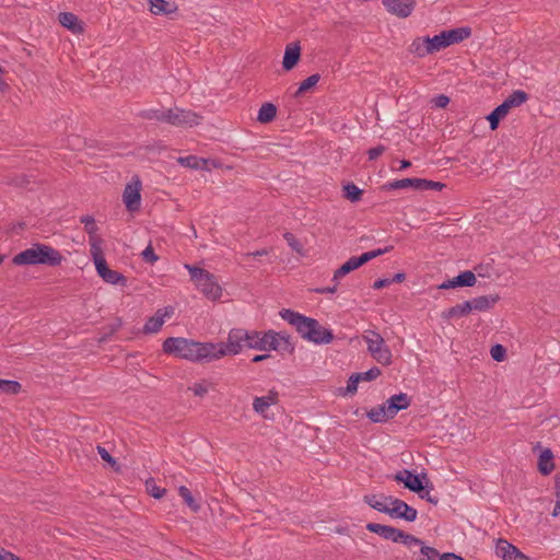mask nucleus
Wrapping results in <instances>:
<instances>
[{
	"label": "nucleus",
	"instance_id": "nucleus-1",
	"mask_svg": "<svg viewBox=\"0 0 560 560\" xmlns=\"http://www.w3.org/2000/svg\"><path fill=\"white\" fill-rule=\"evenodd\" d=\"M163 351L191 362L209 363L225 357L223 342H198L180 337H170L163 342Z\"/></svg>",
	"mask_w": 560,
	"mask_h": 560
},
{
	"label": "nucleus",
	"instance_id": "nucleus-2",
	"mask_svg": "<svg viewBox=\"0 0 560 560\" xmlns=\"http://www.w3.org/2000/svg\"><path fill=\"white\" fill-rule=\"evenodd\" d=\"M255 349L259 351L277 350L276 339L271 332H260L257 330H247L243 328H233L228 335V341L223 342L225 355H236L243 348Z\"/></svg>",
	"mask_w": 560,
	"mask_h": 560
},
{
	"label": "nucleus",
	"instance_id": "nucleus-3",
	"mask_svg": "<svg viewBox=\"0 0 560 560\" xmlns=\"http://www.w3.org/2000/svg\"><path fill=\"white\" fill-rule=\"evenodd\" d=\"M280 317L292 325L300 336L316 345H327L334 340V334L330 329L323 327L315 318L307 317L290 308H282L279 312Z\"/></svg>",
	"mask_w": 560,
	"mask_h": 560
},
{
	"label": "nucleus",
	"instance_id": "nucleus-4",
	"mask_svg": "<svg viewBox=\"0 0 560 560\" xmlns=\"http://www.w3.org/2000/svg\"><path fill=\"white\" fill-rule=\"evenodd\" d=\"M63 260L65 257L56 248L46 244L35 243L32 247L16 254L12 262L15 266L45 265L57 267L60 266Z\"/></svg>",
	"mask_w": 560,
	"mask_h": 560
},
{
	"label": "nucleus",
	"instance_id": "nucleus-5",
	"mask_svg": "<svg viewBox=\"0 0 560 560\" xmlns=\"http://www.w3.org/2000/svg\"><path fill=\"white\" fill-rule=\"evenodd\" d=\"M185 268L188 269L190 279L207 299L215 301L221 298L222 288L217 282L214 275L203 268L190 265H185Z\"/></svg>",
	"mask_w": 560,
	"mask_h": 560
},
{
	"label": "nucleus",
	"instance_id": "nucleus-6",
	"mask_svg": "<svg viewBox=\"0 0 560 560\" xmlns=\"http://www.w3.org/2000/svg\"><path fill=\"white\" fill-rule=\"evenodd\" d=\"M90 254L93 258L97 275L106 283L119 284L122 287L127 284V278L122 273L116 270H112L108 267L106 259L104 257L103 248L100 247V242L97 240L93 242L92 248H90Z\"/></svg>",
	"mask_w": 560,
	"mask_h": 560
},
{
	"label": "nucleus",
	"instance_id": "nucleus-7",
	"mask_svg": "<svg viewBox=\"0 0 560 560\" xmlns=\"http://www.w3.org/2000/svg\"><path fill=\"white\" fill-rule=\"evenodd\" d=\"M366 529L371 533L377 534L386 540H390L393 542H401L405 546L411 548L412 545H421L422 540L415 535L406 533L399 528L393 527L390 525H383L378 523H368Z\"/></svg>",
	"mask_w": 560,
	"mask_h": 560
},
{
	"label": "nucleus",
	"instance_id": "nucleus-8",
	"mask_svg": "<svg viewBox=\"0 0 560 560\" xmlns=\"http://www.w3.org/2000/svg\"><path fill=\"white\" fill-rule=\"evenodd\" d=\"M528 100V94L522 90L513 91L502 104L497 106L488 116L487 119L491 130H495L500 121L509 114L511 108L521 106Z\"/></svg>",
	"mask_w": 560,
	"mask_h": 560
},
{
	"label": "nucleus",
	"instance_id": "nucleus-9",
	"mask_svg": "<svg viewBox=\"0 0 560 560\" xmlns=\"http://www.w3.org/2000/svg\"><path fill=\"white\" fill-rule=\"evenodd\" d=\"M363 340L366 342L368 351L374 360L382 365H389L392 363V351L377 331L366 330L363 335Z\"/></svg>",
	"mask_w": 560,
	"mask_h": 560
},
{
	"label": "nucleus",
	"instance_id": "nucleus-10",
	"mask_svg": "<svg viewBox=\"0 0 560 560\" xmlns=\"http://www.w3.org/2000/svg\"><path fill=\"white\" fill-rule=\"evenodd\" d=\"M381 498L390 504L387 515H389L392 518H400L406 522H415L417 520V510L408 505L405 501L392 495L384 494H381Z\"/></svg>",
	"mask_w": 560,
	"mask_h": 560
},
{
	"label": "nucleus",
	"instance_id": "nucleus-11",
	"mask_svg": "<svg viewBox=\"0 0 560 560\" xmlns=\"http://www.w3.org/2000/svg\"><path fill=\"white\" fill-rule=\"evenodd\" d=\"M166 122L176 127H192L200 124L201 116L189 109H167Z\"/></svg>",
	"mask_w": 560,
	"mask_h": 560
},
{
	"label": "nucleus",
	"instance_id": "nucleus-12",
	"mask_svg": "<svg viewBox=\"0 0 560 560\" xmlns=\"http://www.w3.org/2000/svg\"><path fill=\"white\" fill-rule=\"evenodd\" d=\"M141 180L138 176H135L130 183L125 187L122 199L126 208L133 212L139 210L141 203Z\"/></svg>",
	"mask_w": 560,
	"mask_h": 560
},
{
	"label": "nucleus",
	"instance_id": "nucleus-13",
	"mask_svg": "<svg viewBox=\"0 0 560 560\" xmlns=\"http://www.w3.org/2000/svg\"><path fill=\"white\" fill-rule=\"evenodd\" d=\"M416 0H383V5L386 10L400 18H408L416 8Z\"/></svg>",
	"mask_w": 560,
	"mask_h": 560
},
{
	"label": "nucleus",
	"instance_id": "nucleus-14",
	"mask_svg": "<svg viewBox=\"0 0 560 560\" xmlns=\"http://www.w3.org/2000/svg\"><path fill=\"white\" fill-rule=\"evenodd\" d=\"M394 480L397 482H402L408 490L418 494H421V492L424 490V486L422 485L419 476L408 469L398 471L394 476Z\"/></svg>",
	"mask_w": 560,
	"mask_h": 560
},
{
	"label": "nucleus",
	"instance_id": "nucleus-15",
	"mask_svg": "<svg viewBox=\"0 0 560 560\" xmlns=\"http://www.w3.org/2000/svg\"><path fill=\"white\" fill-rule=\"evenodd\" d=\"M174 314V308L172 306H166L163 308H159L154 316L150 317L144 326H143V332L144 334H155L160 331L164 324L165 317H171Z\"/></svg>",
	"mask_w": 560,
	"mask_h": 560
},
{
	"label": "nucleus",
	"instance_id": "nucleus-16",
	"mask_svg": "<svg viewBox=\"0 0 560 560\" xmlns=\"http://www.w3.org/2000/svg\"><path fill=\"white\" fill-rule=\"evenodd\" d=\"M476 283V276L472 271L466 270L460 272L453 279H448L439 285L441 290H448L458 287H474Z\"/></svg>",
	"mask_w": 560,
	"mask_h": 560
},
{
	"label": "nucleus",
	"instance_id": "nucleus-17",
	"mask_svg": "<svg viewBox=\"0 0 560 560\" xmlns=\"http://www.w3.org/2000/svg\"><path fill=\"white\" fill-rule=\"evenodd\" d=\"M301 59V47L299 42L287 45L282 60V68L285 71L292 70Z\"/></svg>",
	"mask_w": 560,
	"mask_h": 560
},
{
	"label": "nucleus",
	"instance_id": "nucleus-18",
	"mask_svg": "<svg viewBox=\"0 0 560 560\" xmlns=\"http://www.w3.org/2000/svg\"><path fill=\"white\" fill-rule=\"evenodd\" d=\"M497 553L500 555L503 560H522L524 555L517 547L505 539L498 540Z\"/></svg>",
	"mask_w": 560,
	"mask_h": 560
},
{
	"label": "nucleus",
	"instance_id": "nucleus-19",
	"mask_svg": "<svg viewBox=\"0 0 560 560\" xmlns=\"http://www.w3.org/2000/svg\"><path fill=\"white\" fill-rule=\"evenodd\" d=\"M148 3L150 12L154 15H170L178 10L177 4L173 1L148 0Z\"/></svg>",
	"mask_w": 560,
	"mask_h": 560
},
{
	"label": "nucleus",
	"instance_id": "nucleus-20",
	"mask_svg": "<svg viewBox=\"0 0 560 560\" xmlns=\"http://www.w3.org/2000/svg\"><path fill=\"white\" fill-rule=\"evenodd\" d=\"M500 300L498 294L482 295L468 301L471 311L486 312L491 310Z\"/></svg>",
	"mask_w": 560,
	"mask_h": 560
},
{
	"label": "nucleus",
	"instance_id": "nucleus-21",
	"mask_svg": "<svg viewBox=\"0 0 560 560\" xmlns=\"http://www.w3.org/2000/svg\"><path fill=\"white\" fill-rule=\"evenodd\" d=\"M278 402V393L273 389L269 392L267 396L255 397L253 408L255 412L264 415L265 411L271 406Z\"/></svg>",
	"mask_w": 560,
	"mask_h": 560
},
{
	"label": "nucleus",
	"instance_id": "nucleus-22",
	"mask_svg": "<svg viewBox=\"0 0 560 560\" xmlns=\"http://www.w3.org/2000/svg\"><path fill=\"white\" fill-rule=\"evenodd\" d=\"M446 46L457 44L468 38L471 35L470 27H457L450 31H443Z\"/></svg>",
	"mask_w": 560,
	"mask_h": 560
},
{
	"label": "nucleus",
	"instance_id": "nucleus-23",
	"mask_svg": "<svg viewBox=\"0 0 560 560\" xmlns=\"http://www.w3.org/2000/svg\"><path fill=\"white\" fill-rule=\"evenodd\" d=\"M59 22L63 27L70 30L74 34H80L84 31L83 25L74 13L61 12L59 14Z\"/></svg>",
	"mask_w": 560,
	"mask_h": 560
},
{
	"label": "nucleus",
	"instance_id": "nucleus-24",
	"mask_svg": "<svg viewBox=\"0 0 560 560\" xmlns=\"http://www.w3.org/2000/svg\"><path fill=\"white\" fill-rule=\"evenodd\" d=\"M555 469L553 453L550 448H545L538 458V471L542 476H548Z\"/></svg>",
	"mask_w": 560,
	"mask_h": 560
},
{
	"label": "nucleus",
	"instance_id": "nucleus-25",
	"mask_svg": "<svg viewBox=\"0 0 560 560\" xmlns=\"http://www.w3.org/2000/svg\"><path fill=\"white\" fill-rule=\"evenodd\" d=\"M471 312V306L468 304V301H465L460 304L452 306L442 312L441 317L445 320H450L452 318L464 317Z\"/></svg>",
	"mask_w": 560,
	"mask_h": 560
},
{
	"label": "nucleus",
	"instance_id": "nucleus-26",
	"mask_svg": "<svg viewBox=\"0 0 560 560\" xmlns=\"http://www.w3.org/2000/svg\"><path fill=\"white\" fill-rule=\"evenodd\" d=\"M421 178H402L393 180L383 186L386 190H396V189H405V188H413L415 190H420Z\"/></svg>",
	"mask_w": 560,
	"mask_h": 560
},
{
	"label": "nucleus",
	"instance_id": "nucleus-27",
	"mask_svg": "<svg viewBox=\"0 0 560 560\" xmlns=\"http://www.w3.org/2000/svg\"><path fill=\"white\" fill-rule=\"evenodd\" d=\"M80 221L84 224V230L89 234L90 246L92 247L93 242L97 240L100 242V247H102L103 240L100 236H96L97 226L94 218L91 215H83Z\"/></svg>",
	"mask_w": 560,
	"mask_h": 560
},
{
	"label": "nucleus",
	"instance_id": "nucleus-28",
	"mask_svg": "<svg viewBox=\"0 0 560 560\" xmlns=\"http://www.w3.org/2000/svg\"><path fill=\"white\" fill-rule=\"evenodd\" d=\"M277 115V107L272 103H264L259 108L257 120L260 124H269L271 122Z\"/></svg>",
	"mask_w": 560,
	"mask_h": 560
},
{
	"label": "nucleus",
	"instance_id": "nucleus-29",
	"mask_svg": "<svg viewBox=\"0 0 560 560\" xmlns=\"http://www.w3.org/2000/svg\"><path fill=\"white\" fill-rule=\"evenodd\" d=\"M177 162L185 167L191 170L207 168L208 161L206 159L197 158L196 155L179 156Z\"/></svg>",
	"mask_w": 560,
	"mask_h": 560
},
{
	"label": "nucleus",
	"instance_id": "nucleus-30",
	"mask_svg": "<svg viewBox=\"0 0 560 560\" xmlns=\"http://www.w3.org/2000/svg\"><path fill=\"white\" fill-rule=\"evenodd\" d=\"M358 268H360V266L355 256H352L334 272L331 281H338L340 278L347 276L353 270H357Z\"/></svg>",
	"mask_w": 560,
	"mask_h": 560
},
{
	"label": "nucleus",
	"instance_id": "nucleus-31",
	"mask_svg": "<svg viewBox=\"0 0 560 560\" xmlns=\"http://www.w3.org/2000/svg\"><path fill=\"white\" fill-rule=\"evenodd\" d=\"M427 45L428 44L425 42V37H417V38H415L412 40V43L410 44L408 50L413 56H416L418 58H423L427 55H430V51H429Z\"/></svg>",
	"mask_w": 560,
	"mask_h": 560
},
{
	"label": "nucleus",
	"instance_id": "nucleus-32",
	"mask_svg": "<svg viewBox=\"0 0 560 560\" xmlns=\"http://www.w3.org/2000/svg\"><path fill=\"white\" fill-rule=\"evenodd\" d=\"M416 546L420 547L419 552H412V555L417 556L418 560H439L442 557L435 548L425 546L423 542Z\"/></svg>",
	"mask_w": 560,
	"mask_h": 560
},
{
	"label": "nucleus",
	"instance_id": "nucleus-33",
	"mask_svg": "<svg viewBox=\"0 0 560 560\" xmlns=\"http://www.w3.org/2000/svg\"><path fill=\"white\" fill-rule=\"evenodd\" d=\"M393 249V246H386L385 248H377V249H374V250H370V252H365L363 254H361L360 256H355V259L359 264V266H363L364 264L369 262L370 260L383 255V254H386L388 252H390Z\"/></svg>",
	"mask_w": 560,
	"mask_h": 560
},
{
	"label": "nucleus",
	"instance_id": "nucleus-34",
	"mask_svg": "<svg viewBox=\"0 0 560 560\" xmlns=\"http://www.w3.org/2000/svg\"><path fill=\"white\" fill-rule=\"evenodd\" d=\"M425 42L428 44L427 46H428V49H429L430 54H433L435 51H440L441 49H444V48L447 47L443 32L440 33L439 35L433 36V37L427 36L425 37Z\"/></svg>",
	"mask_w": 560,
	"mask_h": 560
},
{
	"label": "nucleus",
	"instance_id": "nucleus-35",
	"mask_svg": "<svg viewBox=\"0 0 560 560\" xmlns=\"http://www.w3.org/2000/svg\"><path fill=\"white\" fill-rule=\"evenodd\" d=\"M368 418L374 423H382L390 419L387 417L385 405H378L368 412Z\"/></svg>",
	"mask_w": 560,
	"mask_h": 560
},
{
	"label": "nucleus",
	"instance_id": "nucleus-36",
	"mask_svg": "<svg viewBox=\"0 0 560 560\" xmlns=\"http://www.w3.org/2000/svg\"><path fill=\"white\" fill-rule=\"evenodd\" d=\"M343 197L351 202H358L361 200L363 190H361L355 184L347 183L343 188Z\"/></svg>",
	"mask_w": 560,
	"mask_h": 560
},
{
	"label": "nucleus",
	"instance_id": "nucleus-37",
	"mask_svg": "<svg viewBox=\"0 0 560 560\" xmlns=\"http://www.w3.org/2000/svg\"><path fill=\"white\" fill-rule=\"evenodd\" d=\"M22 385L18 381L0 378V392L8 395H18Z\"/></svg>",
	"mask_w": 560,
	"mask_h": 560
},
{
	"label": "nucleus",
	"instance_id": "nucleus-38",
	"mask_svg": "<svg viewBox=\"0 0 560 560\" xmlns=\"http://www.w3.org/2000/svg\"><path fill=\"white\" fill-rule=\"evenodd\" d=\"M178 493L192 512H198L200 510V504L194 499L187 487L180 486L178 488Z\"/></svg>",
	"mask_w": 560,
	"mask_h": 560
},
{
	"label": "nucleus",
	"instance_id": "nucleus-39",
	"mask_svg": "<svg viewBox=\"0 0 560 560\" xmlns=\"http://www.w3.org/2000/svg\"><path fill=\"white\" fill-rule=\"evenodd\" d=\"M364 503H366L372 509L376 510L377 512L387 514L389 505L385 504L384 502L380 501L377 499L376 494H366L363 497Z\"/></svg>",
	"mask_w": 560,
	"mask_h": 560
},
{
	"label": "nucleus",
	"instance_id": "nucleus-40",
	"mask_svg": "<svg viewBox=\"0 0 560 560\" xmlns=\"http://www.w3.org/2000/svg\"><path fill=\"white\" fill-rule=\"evenodd\" d=\"M320 80V74L315 73L306 78L304 81L300 83L299 89L296 90L294 96H301L303 93L315 86Z\"/></svg>",
	"mask_w": 560,
	"mask_h": 560
},
{
	"label": "nucleus",
	"instance_id": "nucleus-41",
	"mask_svg": "<svg viewBox=\"0 0 560 560\" xmlns=\"http://www.w3.org/2000/svg\"><path fill=\"white\" fill-rule=\"evenodd\" d=\"M140 116L144 119H149V120L155 119V120H159L162 122H166V117H165L166 110L162 112L159 109H147V110H142L140 113Z\"/></svg>",
	"mask_w": 560,
	"mask_h": 560
},
{
	"label": "nucleus",
	"instance_id": "nucleus-42",
	"mask_svg": "<svg viewBox=\"0 0 560 560\" xmlns=\"http://www.w3.org/2000/svg\"><path fill=\"white\" fill-rule=\"evenodd\" d=\"M145 487L148 493L155 499H161L166 492L164 488L158 487L152 478L145 481Z\"/></svg>",
	"mask_w": 560,
	"mask_h": 560
},
{
	"label": "nucleus",
	"instance_id": "nucleus-43",
	"mask_svg": "<svg viewBox=\"0 0 560 560\" xmlns=\"http://www.w3.org/2000/svg\"><path fill=\"white\" fill-rule=\"evenodd\" d=\"M355 374L359 376L360 382H362V381L371 382V381L376 380L382 374V371L380 368L373 366L370 370H368L366 372H360V373H355Z\"/></svg>",
	"mask_w": 560,
	"mask_h": 560
},
{
	"label": "nucleus",
	"instance_id": "nucleus-44",
	"mask_svg": "<svg viewBox=\"0 0 560 560\" xmlns=\"http://www.w3.org/2000/svg\"><path fill=\"white\" fill-rule=\"evenodd\" d=\"M284 240L287 241L288 245L292 248V250L302 254L303 252V245L301 242L295 237V235L291 232H285L283 234Z\"/></svg>",
	"mask_w": 560,
	"mask_h": 560
},
{
	"label": "nucleus",
	"instance_id": "nucleus-45",
	"mask_svg": "<svg viewBox=\"0 0 560 560\" xmlns=\"http://www.w3.org/2000/svg\"><path fill=\"white\" fill-rule=\"evenodd\" d=\"M395 400H399V399L393 398V396H392L384 404L386 411H387V417H389L390 419H393L400 410H404L401 408V406L396 405Z\"/></svg>",
	"mask_w": 560,
	"mask_h": 560
},
{
	"label": "nucleus",
	"instance_id": "nucleus-46",
	"mask_svg": "<svg viewBox=\"0 0 560 560\" xmlns=\"http://www.w3.org/2000/svg\"><path fill=\"white\" fill-rule=\"evenodd\" d=\"M97 453L100 454L102 459L107 462L116 471L119 470L120 467L117 460L108 453V451L105 447L98 445Z\"/></svg>",
	"mask_w": 560,
	"mask_h": 560
},
{
	"label": "nucleus",
	"instance_id": "nucleus-47",
	"mask_svg": "<svg viewBox=\"0 0 560 560\" xmlns=\"http://www.w3.org/2000/svg\"><path fill=\"white\" fill-rule=\"evenodd\" d=\"M445 185L441 182H434L425 178H421L420 191L423 190H442Z\"/></svg>",
	"mask_w": 560,
	"mask_h": 560
},
{
	"label": "nucleus",
	"instance_id": "nucleus-48",
	"mask_svg": "<svg viewBox=\"0 0 560 560\" xmlns=\"http://www.w3.org/2000/svg\"><path fill=\"white\" fill-rule=\"evenodd\" d=\"M491 358L494 361L502 362L506 357V349L502 345H494L490 349Z\"/></svg>",
	"mask_w": 560,
	"mask_h": 560
},
{
	"label": "nucleus",
	"instance_id": "nucleus-49",
	"mask_svg": "<svg viewBox=\"0 0 560 560\" xmlns=\"http://www.w3.org/2000/svg\"><path fill=\"white\" fill-rule=\"evenodd\" d=\"M359 383V376L355 373L351 374L347 382L345 395H354L358 390Z\"/></svg>",
	"mask_w": 560,
	"mask_h": 560
},
{
	"label": "nucleus",
	"instance_id": "nucleus-50",
	"mask_svg": "<svg viewBox=\"0 0 560 560\" xmlns=\"http://www.w3.org/2000/svg\"><path fill=\"white\" fill-rule=\"evenodd\" d=\"M141 256L143 260L149 264H154L159 259V256L154 253L152 245L147 246V248L141 253Z\"/></svg>",
	"mask_w": 560,
	"mask_h": 560
},
{
	"label": "nucleus",
	"instance_id": "nucleus-51",
	"mask_svg": "<svg viewBox=\"0 0 560 560\" xmlns=\"http://www.w3.org/2000/svg\"><path fill=\"white\" fill-rule=\"evenodd\" d=\"M295 350L294 343L291 341V337L282 338L281 347L279 351L288 352L289 354H293Z\"/></svg>",
	"mask_w": 560,
	"mask_h": 560
},
{
	"label": "nucleus",
	"instance_id": "nucleus-52",
	"mask_svg": "<svg viewBox=\"0 0 560 560\" xmlns=\"http://www.w3.org/2000/svg\"><path fill=\"white\" fill-rule=\"evenodd\" d=\"M393 398L399 399V400H395V402H396V405L401 406V408L404 410L410 406L411 399L405 393H399V394L393 395Z\"/></svg>",
	"mask_w": 560,
	"mask_h": 560
},
{
	"label": "nucleus",
	"instance_id": "nucleus-53",
	"mask_svg": "<svg viewBox=\"0 0 560 560\" xmlns=\"http://www.w3.org/2000/svg\"><path fill=\"white\" fill-rule=\"evenodd\" d=\"M386 151V147L383 144H378L377 147L371 148L368 151L369 160H376L380 155H382Z\"/></svg>",
	"mask_w": 560,
	"mask_h": 560
},
{
	"label": "nucleus",
	"instance_id": "nucleus-54",
	"mask_svg": "<svg viewBox=\"0 0 560 560\" xmlns=\"http://www.w3.org/2000/svg\"><path fill=\"white\" fill-rule=\"evenodd\" d=\"M432 103L434 104L435 107L438 108H444L448 105L450 103V97L444 95V94H441V95H438L435 96L433 100H432Z\"/></svg>",
	"mask_w": 560,
	"mask_h": 560
},
{
	"label": "nucleus",
	"instance_id": "nucleus-55",
	"mask_svg": "<svg viewBox=\"0 0 560 560\" xmlns=\"http://www.w3.org/2000/svg\"><path fill=\"white\" fill-rule=\"evenodd\" d=\"M189 389L199 397H202L208 393V388L201 383H195L191 387H189Z\"/></svg>",
	"mask_w": 560,
	"mask_h": 560
},
{
	"label": "nucleus",
	"instance_id": "nucleus-56",
	"mask_svg": "<svg viewBox=\"0 0 560 560\" xmlns=\"http://www.w3.org/2000/svg\"><path fill=\"white\" fill-rule=\"evenodd\" d=\"M268 332H271V335H273V337L276 339V345H277L276 351L280 350L282 338L290 337V335L287 334L285 331H275V330L270 329V330H268Z\"/></svg>",
	"mask_w": 560,
	"mask_h": 560
},
{
	"label": "nucleus",
	"instance_id": "nucleus-57",
	"mask_svg": "<svg viewBox=\"0 0 560 560\" xmlns=\"http://www.w3.org/2000/svg\"><path fill=\"white\" fill-rule=\"evenodd\" d=\"M334 284L331 287H325V288H316L313 291L318 294H327V293H336L338 288V281H332Z\"/></svg>",
	"mask_w": 560,
	"mask_h": 560
},
{
	"label": "nucleus",
	"instance_id": "nucleus-58",
	"mask_svg": "<svg viewBox=\"0 0 560 560\" xmlns=\"http://www.w3.org/2000/svg\"><path fill=\"white\" fill-rule=\"evenodd\" d=\"M30 183V179L26 175L18 176L12 180V184L19 187H24Z\"/></svg>",
	"mask_w": 560,
	"mask_h": 560
},
{
	"label": "nucleus",
	"instance_id": "nucleus-59",
	"mask_svg": "<svg viewBox=\"0 0 560 560\" xmlns=\"http://www.w3.org/2000/svg\"><path fill=\"white\" fill-rule=\"evenodd\" d=\"M419 497H420L421 499L427 500L428 502H430V503H432V504H434V505H436V504L439 503V501H440V500H439V498H436V497H431V495H430V492H429L428 490H425V489L423 490V492H421V494H419Z\"/></svg>",
	"mask_w": 560,
	"mask_h": 560
},
{
	"label": "nucleus",
	"instance_id": "nucleus-60",
	"mask_svg": "<svg viewBox=\"0 0 560 560\" xmlns=\"http://www.w3.org/2000/svg\"><path fill=\"white\" fill-rule=\"evenodd\" d=\"M390 284L389 278L378 279L373 283V289L380 290Z\"/></svg>",
	"mask_w": 560,
	"mask_h": 560
},
{
	"label": "nucleus",
	"instance_id": "nucleus-61",
	"mask_svg": "<svg viewBox=\"0 0 560 560\" xmlns=\"http://www.w3.org/2000/svg\"><path fill=\"white\" fill-rule=\"evenodd\" d=\"M0 560H21L19 557L10 551L0 550Z\"/></svg>",
	"mask_w": 560,
	"mask_h": 560
},
{
	"label": "nucleus",
	"instance_id": "nucleus-62",
	"mask_svg": "<svg viewBox=\"0 0 560 560\" xmlns=\"http://www.w3.org/2000/svg\"><path fill=\"white\" fill-rule=\"evenodd\" d=\"M439 560H466L463 557L455 555L453 552H445L442 553V557L439 558Z\"/></svg>",
	"mask_w": 560,
	"mask_h": 560
},
{
	"label": "nucleus",
	"instance_id": "nucleus-63",
	"mask_svg": "<svg viewBox=\"0 0 560 560\" xmlns=\"http://www.w3.org/2000/svg\"><path fill=\"white\" fill-rule=\"evenodd\" d=\"M555 497L556 500H560V471L555 476Z\"/></svg>",
	"mask_w": 560,
	"mask_h": 560
},
{
	"label": "nucleus",
	"instance_id": "nucleus-64",
	"mask_svg": "<svg viewBox=\"0 0 560 560\" xmlns=\"http://www.w3.org/2000/svg\"><path fill=\"white\" fill-rule=\"evenodd\" d=\"M406 279V275L404 272L396 273L393 278L389 279L392 283H400Z\"/></svg>",
	"mask_w": 560,
	"mask_h": 560
}]
</instances>
